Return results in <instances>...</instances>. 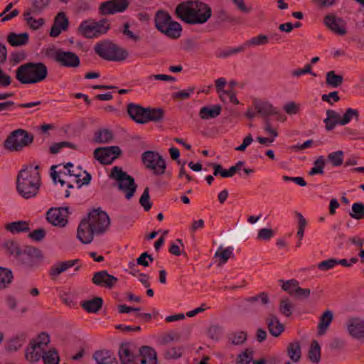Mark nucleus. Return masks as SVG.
<instances>
[{"label": "nucleus", "mask_w": 364, "mask_h": 364, "mask_svg": "<svg viewBox=\"0 0 364 364\" xmlns=\"http://www.w3.org/2000/svg\"><path fill=\"white\" fill-rule=\"evenodd\" d=\"M109 177L116 181L119 189L125 193L127 199L129 200L134 196L137 187L134 178L124 172L122 168L114 166Z\"/></svg>", "instance_id": "8"}, {"label": "nucleus", "mask_w": 364, "mask_h": 364, "mask_svg": "<svg viewBox=\"0 0 364 364\" xmlns=\"http://www.w3.org/2000/svg\"><path fill=\"white\" fill-rule=\"evenodd\" d=\"M274 236V231L270 228H262L257 233V239L269 240Z\"/></svg>", "instance_id": "62"}, {"label": "nucleus", "mask_w": 364, "mask_h": 364, "mask_svg": "<svg viewBox=\"0 0 364 364\" xmlns=\"http://www.w3.org/2000/svg\"><path fill=\"white\" fill-rule=\"evenodd\" d=\"M295 214L298 219L297 236H298L299 240H301L304 237V229L306 226L307 222L301 213H300L299 212H296Z\"/></svg>", "instance_id": "51"}, {"label": "nucleus", "mask_w": 364, "mask_h": 364, "mask_svg": "<svg viewBox=\"0 0 364 364\" xmlns=\"http://www.w3.org/2000/svg\"><path fill=\"white\" fill-rule=\"evenodd\" d=\"M333 320V313L330 310L325 311L319 319L318 325V335L322 336L326 333Z\"/></svg>", "instance_id": "29"}, {"label": "nucleus", "mask_w": 364, "mask_h": 364, "mask_svg": "<svg viewBox=\"0 0 364 364\" xmlns=\"http://www.w3.org/2000/svg\"><path fill=\"white\" fill-rule=\"evenodd\" d=\"M141 357L140 364H157L156 352L154 348L149 346H144L139 350Z\"/></svg>", "instance_id": "25"}, {"label": "nucleus", "mask_w": 364, "mask_h": 364, "mask_svg": "<svg viewBox=\"0 0 364 364\" xmlns=\"http://www.w3.org/2000/svg\"><path fill=\"white\" fill-rule=\"evenodd\" d=\"M325 25L334 33L338 36H345L347 33L346 22L341 18L333 14H329L324 18Z\"/></svg>", "instance_id": "18"}, {"label": "nucleus", "mask_w": 364, "mask_h": 364, "mask_svg": "<svg viewBox=\"0 0 364 364\" xmlns=\"http://www.w3.org/2000/svg\"><path fill=\"white\" fill-rule=\"evenodd\" d=\"M232 247H228L226 249H223L221 247L219 248L215 254V257L220 258L219 265L224 264L228 262V259L232 256Z\"/></svg>", "instance_id": "41"}, {"label": "nucleus", "mask_w": 364, "mask_h": 364, "mask_svg": "<svg viewBox=\"0 0 364 364\" xmlns=\"http://www.w3.org/2000/svg\"><path fill=\"white\" fill-rule=\"evenodd\" d=\"M253 105L257 112L264 117V119L273 115L277 116L278 119H286V117L282 116L280 111L267 101L255 100L253 102Z\"/></svg>", "instance_id": "15"}, {"label": "nucleus", "mask_w": 364, "mask_h": 364, "mask_svg": "<svg viewBox=\"0 0 364 364\" xmlns=\"http://www.w3.org/2000/svg\"><path fill=\"white\" fill-rule=\"evenodd\" d=\"M293 305L289 299H283L279 302V311L287 317H289L292 314Z\"/></svg>", "instance_id": "46"}, {"label": "nucleus", "mask_w": 364, "mask_h": 364, "mask_svg": "<svg viewBox=\"0 0 364 364\" xmlns=\"http://www.w3.org/2000/svg\"><path fill=\"white\" fill-rule=\"evenodd\" d=\"M31 342L37 346L38 348L44 350L45 347L50 343V337L48 334L42 333L36 339L33 340Z\"/></svg>", "instance_id": "57"}, {"label": "nucleus", "mask_w": 364, "mask_h": 364, "mask_svg": "<svg viewBox=\"0 0 364 364\" xmlns=\"http://www.w3.org/2000/svg\"><path fill=\"white\" fill-rule=\"evenodd\" d=\"M230 339L231 340L232 344L240 345L242 344L246 341L247 334L243 331H240L232 334Z\"/></svg>", "instance_id": "60"}, {"label": "nucleus", "mask_w": 364, "mask_h": 364, "mask_svg": "<svg viewBox=\"0 0 364 364\" xmlns=\"http://www.w3.org/2000/svg\"><path fill=\"white\" fill-rule=\"evenodd\" d=\"M253 351L246 349L244 352L239 354L237 358V364H250L252 361Z\"/></svg>", "instance_id": "54"}, {"label": "nucleus", "mask_w": 364, "mask_h": 364, "mask_svg": "<svg viewBox=\"0 0 364 364\" xmlns=\"http://www.w3.org/2000/svg\"><path fill=\"white\" fill-rule=\"evenodd\" d=\"M113 139L112 132L107 129L98 130L95 134V141L99 144L110 142Z\"/></svg>", "instance_id": "35"}, {"label": "nucleus", "mask_w": 364, "mask_h": 364, "mask_svg": "<svg viewBox=\"0 0 364 364\" xmlns=\"http://www.w3.org/2000/svg\"><path fill=\"white\" fill-rule=\"evenodd\" d=\"M46 236V231L43 228L34 230L30 232L28 237L34 241H41Z\"/></svg>", "instance_id": "64"}, {"label": "nucleus", "mask_w": 364, "mask_h": 364, "mask_svg": "<svg viewBox=\"0 0 364 364\" xmlns=\"http://www.w3.org/2000/svg\"><path fill=\"white\" fill-rule=\"evenodd\" d=\"M33 141V136L24 129L13 131L4 141V147L10 151H18Z\"/></svg>", "instance_id": "10"}, {"label": "nucleus", "mask_w": 364, "mask_h": 364, "mask_svg": "<svg viewBox=\"0 0 364 364\" xmlns=\"http://www.w3.org/2000/svg\"><path fill=\"white\" fill-rule=\"evenodd\" d=\"M95 51L100 57L109 61H123L128 57V52L125 49L109 41L97 43Z\"/></svg>", "instance_id": "7"}, {"label": "nucleus", "mask_w": 364, "mask_h": 364, "mask_svg": "<svg viewBox=\"0 0 364 364\" xmlns=\"http://www.w3.org/2000/svg\"><path fill=\"white\" fill-rule=\"evenodd\" d=\"M4 246L7 253L13 256L14 257H16V255L18 254V251L21 250L18 243L13 240H9L5 242Z\"/></svg>", "instance_id": "56"}, {"label": "nucleus", "mask_w": 364, "mask_h": 364, "mask_svg": "<svg viewBox=\"0 0 364 364\" xmlns=\"http://www.w3.org/2000/svg\"><path fill=\"white\" fill-rule=\"evenodd\" d=\"M144 164L146 168L153 171L156 175L164 173L166 164L162 156L154 151H146L141 156Z\"/></svg>", "instance_id": "11"}, {"label": "nucleus", "mask_w": 364, "mask_h": 364, "mask_svg": "<svg viewBox=\"0 0 364 364\" xmlns=\"http://www.w3.org/2000/svg\"><path fill=\"white\" fill-rule=\"evenodd\" d=\"M149 189L146 187L139 199V203L144 208L145 211H149L152 206V203L149 201Z\"/></svg>", "instance_id": "52"}, {"label": "nucleus", "mask_w": 364, "mask_h": 364, "mask_svg": "<svg viewBox=\"0 0 364 364\" xmlns=\"http://www.w3.org/2000/svg\"><path fill=\"white\" fill-rule=\"evenodd\" d=\"M12 279V272L8 269L0 267V289L7 287Z\"/></svg>", "instance_id": "39"}, {"label": "nucleus", "mask_w": 364, "mask_h": 364, "mask_svg": "<svg viewBox=\"0 0 364 364\" xmlns=\"http://www.w3.org/2000/svg\"><path fill=\"white\" fill-rule=\"evenodd\" d=\"M308 358L312 363H318L321 360V347L317 341H312L309 353Z\"/></svg>", "instance_id": "34"}, {"label": "nucleus", "mask_w": 364, "mask_h": 364, "mask_svg": "<svg viewBox=\"0 0 364 364\" xmlns=\"http://www.w3.org/2000/svg\"><path fill=\"white\" fill-rule=\"evenodd\" d=\"M221 110L222 107L220 105L205 106L200 108L199 116L204 120L215 119L220 114Z\"/></svg>", "instance_id": "26"}, {"label": "nucleus", "mask_w": 364, "mask_h": 364, "mask_svg": "<svg viewBox=\"0 0 364 364\" xmlns=\"http://www.w3.org/2000/svg\"><path fill=\"white\" fill-rule=\"evenodd\" d=\"M299 282L295 279L288 280L283 283L282 288L284 291L288 292L289 294H294L296 291Z\"/></svg>", "instance_id": "58"}, {"label": "nucleus", "mask_w": 364, "mask_h": 364, "mask_svg": "<svg viewBox=\"0 0 364 364\" xmlns=\"http://www.w3.org/2000/svg\"><path fill=\"white\" fill-rule=\"evenodd\" d=\"M183 353V346H173L168 348L164 353V358L166 359L176 360L182 356Z\"/></svg>", "instance_id": "42"}, {"label": "nucleus", "mask_w": 364, "mask_h": 364, "mask_svg": "<svg viewBox=\"0 0 364 364\" xmlns=\"http://www.w3.org/2000/svg\"><path fill=\"white\" fill-rule=\"evenodd\" d=\"M269 333L274 337L279 336L284 331V325L277 316L269 314L265 319Z\"/></svg>", "instance_id": "23"}, {"label": "nucleus", "mask_w": 364, "mask_h": 364, "mask_svg": "<svg viewBox=\"0 0 364 364\" xmlns=\"http://www.w3.org/2000/svg\"><path fill=\"white\" fill-rule=\"evenodd\" d=\"M92 358L96 364H119L114 353L106 349L96 350L92 355Z\"/></svg>", "instance_id": "24"}, {"label": "nucleus", "mask_w": 364, "mask_h": 364, "mask_svg": "<svg viewBox=\"0 0 364 364\" xmlns=\"http://www.w3.org/2000/svg\"><path fill=\"white\" fill-rule=\"evenodd\" d=\"M285 112L289 115L296 114L300 110V105L295 102H289L283 107Z\"/></svg>", "instance_id": "59"}, {"label": "nucleus", "mask_w": 364, "mask_h": 364, "mask_svg": "<svg viewBox=\"0 0 364 364\" xmlns=\"http://www.w3.org/2000/svg\"><path fill=\"white\" fill-rule=\"evenodd\" d=\"M118 355L122 364H136L138 357L136 347L131 343H124L119 346Z\"/></svg>", "instance_id": "17"}, {"label": "nucleus", "mask_w": 364, "mask_h": 364, "mask_svg": "<svg viewBox=\"0 0 364 364\" xmlns=\"http://www.w3.org/2000/svg\"><path fill=\"white\" fill-rule=\"evenodd\" d=\"M363 208V203H354L352 205L351 212L349 213V215L353 219L361 220Z\"/></svg>", "instance_id": "55"}, {"label": "nucleus", "mask_w": 364, "mask_h": 364, "mask_svg": "<svg viewBox=\"0 0 364 364\" xmlns=\"http://www.w3.org/2000/svg\"><path fill=\"white\" fill-rule=\"evenodd\" d=\"M328 160L333 166H339L343 162V152L342 151L332 152L328 155Z\"/></svg>", "instance_id": "47"}, {"label": "nucleus", "mask_w": 364, "mask_h": 364, "mask_svg": "<svg viewBox=\"0 0 364 364\" xmlns=\"http://www.w3.org/2000/svg\"><path fill=\"white\" fill-rule=\"evenodd\" d=\"M129 5V0H109L101 3L98 10L100 15H113L124 12Z\"/></svg>", "instance_id": "12"}, {"label": "nucleus", "mask_w": 364, "mask_h": 364, "mask_svg": "<svg viewBox=\"0 0 364 364\" xmlns=\"http://www.w3.org/2000/svg\"><path fill=\"white\" fill-rule=\"evenodd\" d=\"M69 21L64 12H59L54 18L51 26L50 36L52 37L58 36L62 31H66L68 28Z\"/></svg>", "instance_id": "22"}, {"label": "nucleus", "mask_w": 364, "mask_h": 364, "mask_svg": "<svg viewBox=\"0 0 364 364\" xmlns=\"http://www.w3.org/2000/svg\"><path fill=\"white\" fill-rule=\"evenodd\" d=\"M359 112L357 109H354L352 108H348L346 110L343 116L341 117V120H339L340 125H346L348 124L353 117H355L357 120L358 119Z\"/></svg>", "instance_id": "43"}, {"label": "nucleus", "mask_w": 364, "mask_h": 364, "mask_svg": "<svg viewBox=\"0 0 364 364\" xmlns=\"http://www.w3.org/2000/svg\"><path fill=\"white\" fill-rule=\"evenodd\" d=\"M34 250H35L31 247H26L23 250L21 249L14 258L21 264L29 263L31 260L32 254Z\"/></svg>", "instance_id": "37"}, {"label": "nucleus", "mask_w": 364, "mask_h": 364, "mask_svg": "<svg viewBox=\"0 0 364 364\" xmlns=\"http://www.w3.org/2000/svg\"><path fill=\"white\" fill-rule=\"evenodd\" d=\"M155 27L158 31L170 38L177 39L181 36V25L172 19L171 16L164 10H159L154 16Z\"/></svg>", "instance_id": "6"}, {"label": "nucleus", "mask_w": 364, "mask_h": 364, "mask_svg": "<svg viewBox=\"0 0 364 364\" xmlns=\"http://www.w3.org/2000/svg\"><path fill=\"white\" fill-rule=\"evenodd\" d=\"M175 15L181 21L190 25L206 23L212 16L211 8L198 0L184 1L175 9Z\"/></svg>", "instance_id": "2"}, {"label": "nucleus", "mask_w": 364, "mask_h": 364, "mask_svg": "<svg viewBox=\"0 0 364 364\" xmlns=\"http://www.w3.org/2000/svg\"><path fill=\"white\" fill-rule=\"evenodd\" d=\"M64 147H69L73 149H77V146L74 144H72L69 141H60L58 143L53 144L50 146V152L51 154H55L58 153L61 149Z\"/></svg>", "instance_id": "48"}, {"label": "nucleus", "mask_w": 364, "mask_h": 364, "mask_svg": "<svg viewBox=\"0 0 364 364\" xmlns=\"http://www.w3.org/2000/svg\"><path fill=\"white\" fill-rule=\"evenodd\" d=\"M349 334L354 338H364V321L359 318H351L347 323Z\"/></svg>", "instance_id": "21"}, {"label": "nucleus", "mask_w": 364, "mask_h": 364, "mask_svg": "<svg viewBox=\"0 0 364 364\" xmlns=\"http://www.w3.org/2000/svg\"><path fill=\"white\" fill-rule=\"evenodd\" d=\"M118 281L113 275L109 274L106 270L95 272L92 282L97 286L112 289Z\"/></svg>", "instance_id": "20"}, {"label": "nucleus", "mask_w": 364, "mask_h": 364, "mask_svg": "<svg viewBox=\"0 0 364 364\" xmlns=\"http://www.w3.org/2000/svg\"><path fill=\"white\" fill-rule=\"evenodd\" d=\"M46 65L41 62H28L20 65L16 70V78L22 84H36L48 76Z\"/></svg>", "instance_id": "4"}, {"label": "nucleus", "mask_w": 364, "mask_h": 364, "mask_svg": "<svg viewBox=\"0 0 364 364\" xmlns=\"http://www.w3.org/2000/svg\"><path fill=\"white\" fill-rule=\"evenodd\" d=\"M41 186L39 166H26L21 169L16 178V190L23 198L28 199L37 195Z\"/></svg>", "instance_id": "3"}, {"label": "nucleus", "mask_w": 364, "mask_h": 364, "mask_svg": "<svg viewBox=\"0 0 364 364\" xmlns=\"http://www.w3.org/2000/svg\"><path fill=\"white\" fill-rule=\"evenodd\" d=\"M321 100L323 102H326L330 105H333V102H338L340 100V97L338 96V93L337 91L331 92L328 95L324 94L321 96Z\"/></svg>", "instance_id": "63"}, {"label": "nucleus", "mask_w": 364, "mask_h": 364, "mask_svg": "<svg viewBox=\"0 0 364 364\" xmlns=\"http://www.w3.org/2000/svg\"><path fill=\"white\" fill-rule=\"evenodd\" d=\"M80 262V260L79 259L58 262L50 267L49 275L51 277L52 279H55L60 274L68 271L73 267H75V272H78L81 268Z\"/></svg>", "instance_id": "16"}, {"label": "nucleus", "mask_w": 364, "mask_h": 364, "mask_svg": "<svg viewBox=\"0 0 364 364\" xmlns=\"http://www.w3.org/2000/svg\"><path fill=\"white\" fill-rule=\"evenodd\" d=\"M53 60L59 65L65 68H77L80 64L79 57L73 52L65 51L62 49L57 50L53 56Z\"/></svg>", "instance_id": "13"}, {"label": "nucleus", "mask_w": 364, "mask_h": 364, "mask_svg": "<svg viewBox=\"0 0 364 364\" xmlns=\"http://www.w3.org/2000/svg\"><path fill=\"white\" fill-rule=\"evenodd\" d=\"M103 300L101 297H95L81 303V306L88 313H96L102 306Z\"/></svg>", "instance_id": "30"}, {"label": "nucleus", "mask_w": 364, "mask_h": 364, "mask_svg": "<svg viewBox=\"0 0 364 364\" xmlns=\"http://www.w3.org/2000/svg\"><path fill=\"white\" fill-rule=\"evenodd\" d=\"M23 16L25 18V20L27 21V23L31 27V28L33 30L38 29L44 24V20L42 18L36 19L33 18L31 15L26 16V12L23 14Z\"/></svg>", "instance_id": "53"}, {"label": "nucleus", "mask_w": 364, "mask_h": 364, "mask_svg": "<svg viewBox=\"0 0 364 364\" xmlns=\"http://www.w3.org/2000/svg\"><path fill=\"white\" fill-rule=\"evenodd\" d=\"M268 43V37L265 35L259 34L255 37L250 38L247 41L244 46L245 48L246 46H263L266 45Z\"/></svg>", "instance_id": "44"}, {"label": "nucleus", "mask_w": 364, "mask_h": 364, "mask_svg": "<svg viewBox=\"0 0 364 364\" xmlns=\"http://www.w3.org/2000/svg\"><path fill=\"white\" fill-rule=\"evenodd\" d=\"M110 28V25L106 18L95 21L93 19H88L81 22L77 31L87 38H98L105 34Z\"/></svg>", "instance_id": "9"}, {"label": "nucleus", "mask_w": 364, "mask_h": 364, "mask_svg": "<svg viewBox=\"0 0 364 364\" xmlns=\"http://www.w3.org/2000/svg\"><path fill=\"white\" fill-rule=\"evenodd\" d=\"M127 113L136 123L146 124L149 122H161L164 118L165 112L159 107H143L137 104L129 103L127 105Z\"/></svg>", "instance_id": "5"}, {"label": "nucleus", "mask_w": 364, "mask_h": 364, "mask_svg": "<svg viewBox=\"0 0 364 364\" xmlns=\"http://www.w3.org/2000/svg\"><path fill=\"white\" fill-rule=\"evenodd\" d=\"M194 87H189L186 90L172 93L171 97L174 100H184L190 98L191 94L193 93Z\"/></svg>", "instance_id": "50"}, {"label": "nucleus", "mask_w": 364, "mask_h": 364, "mask_svg": "<svg viewBox=\"0 0 364 364\" xmlns=\"http://www.w3.org/2000/svg\"><path fill=\"white\" fill-rule=\"evenodd\" d=\"M41 358L44 364H59L60 362L58 353L55 348L44 351Z\"/></svg>", "instance_id": "36"}, {"label": "nucleus", "mask_w": 364, "mask_h": 364, "mask_svg": "<svg viewBox=\"0 0 364 364\" xmlns=\"http://www.w3.org/2000/svg\"><path fill=\"white\" fill-rule=\"evenodd\" d=\"M245 301L250 304L259 303L263 306L267 305L270 301L268 294L264 291L253 296L247 297L245 299Z\"/></svg>", "instance_id": "40"}, {"label": "nucleus", "mask_w": 364, "mask_h": 364, "mask_svg": "<svg viewBox=\"0 0 364 364\" xmlns=\"http://www.w3.org/2000/svg\"><path fill=\"white\" fill-rule=\"evenodd\" d=\"M28 38L29 36L27 33L17 34L11 32L7 36V41L11 46L18 47L26 45L28 42Z\"/></svg>", "instance_id": "28"}, {"label": "nucleus", "mask_w": 364, "mask_h": 364, "mask_svg": "<svg viewBox=\"0 0 364 364\" xmlns=\"http://www.w3.org/2000/svg\"><path fill=\"white\" fill-rule=\"evenodd\" d=\"M109 225L110 220L107 213L100 208L94 209L80 221L77 230V238L84 244H90L95 235L103 234Z\"/></svg>", "instance_id": "1"}, {"label": "nucleus", "mask_w": 364, "mask_h": 364, "mask_svg": "<svg viewBox=\"0 0 364 364\" xmlns=\"http://www.w3.org/2000/svg\"><path fill=\"white\" fill-rule=\"evenodd\" d=\"M50 0H31V7L26 11V15H38L48 7Z\"/></svg>", "instance_id": "31"}, {"label": "nucleus", "mask_w": 364, "mask_h": 364, "mask_svg": "<svg viewBox=\"0 0 364 364\" xmlns=\"http://www.w3.org/2000/svg\"><path fill=\"white\" fill-rule=\"evenodd\" d=\"M68 207H61L58 208H52L46 213L47 220L54 226L65 227L68 223V219L63 215L62 211L65 210L68 213Z\"/></svg>", "instance_id": "19"}, {"label": "nucleus", "mask_w": 364, "mask_h": 364, "mask_svg": "<svg viewBox=\"0 0 364 364\" xmlns=\"http://www.w3.org/2000/svg\"><path fill=\"white\" fill-rule=\"evenodd\" d=\"M5 228L14 234L28 231L29 225L26 221L19 220L6 224Z\"/></svg>", "instance_id": "33"}, {"label": "nucleus", "mask_w": 364, "mask_h": 364, "mask_svg": "<svg viewBox=\"0 0 364 364\" xmlns=\"http://www.w3.org/2000/svg\"><path fill=\"white\" fill-rule=\"evenodd\" d=\"M287 355L290 359L294 362L298 363L301 356V346L299 341L290 343L287 346Z\"/></svg>", "instance_id": "32"}, {"label": "nucleus", "mask_w": 364, "mask_h": 364, "mask_svg": "<svg viewBox=\"0 0 364 364\" xmlns=\"http://www.w3.org/2000/svg\"><path fill=\"white\" fill-rule=\"evenodd\" d=\"M44 350L38 348L33 342H30L28 346L26 348L25 358L30 363L38 362L43 354Z\"/></svg>", "instance_id": "27"}, {"label": "nucleus", "mask_w": 364, "mask_h": 364, "mask_svg": "<svg viewBox=\"0 0 364 364\" xmlns=\"http://www.w3.org/2000/svg\"><path fill=\"white\" fill-rule=\"evenodd\" d=\"M343 81L342 75H336L334 71L331 70L326 73V82L332 87H339Z\"/></svg>", "instance_id": "38"}, {"label": "nucleus", "mask_w": 364, "mask_h": 364, "mask_svg": "<svg viewBox=\"0 0 364 364\" xmlns=\"http://www.w3.org/2000/svg\"><path fill=\"white\" fill-rule=\"evenodd\" d=\"M337 264L336 259H329L318 264V268L321 271H327L333 268Z\"/></svg>", "instance_id": "61"}, {"label": "nucleus", "mask_w": 364, "mask_h": 364, "mask_svg": "<svg viewBox=\"0 0 364 364\" xmlns=\"http://www.w3.org/2000/svg\"><path fill=\"white\" fill-rule=\"evenodd\" d=\"M25 343V338L21 337H16L9 341L7 349L9 351H16L20 349Z\"/></svg>", "instance_id": "49"}, {"label": "nucleus", "mask_w": 364, "mask_h": 364, "mask_svg": "<svg viewBox=\"0 0 364 364\" xmlns=\"http://www.w3.org/2000/svg\"><path fill=\"white\" fill-rule=\"evenodd\" d=\"M326 162L323 156H319L314 162V167L310 170L309 174L314 176L316 174H323Z\"/></svg>", "instance_id": "45"}, {"label": "nucleus", "mask_w": 364, "mask_h": 364, "mask_svg": "<svg viewBox=\"0 0 364 364\" xmlns=\"http://www.w3.org/2000/svg\"><path fill=\"white\" fill-rule=\"evenodd\" d=\"M121 154L117 146L97 148L94 151L95 158L102 164H109Z\"/></svg>", "instance_id": "14"}]
</instances>
